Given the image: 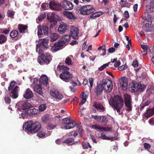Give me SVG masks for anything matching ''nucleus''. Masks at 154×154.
I'll return each mask as SVG.
<instances>
[{
    "mask_svg": "<svg viewBox=\"0 0 154 154\" xmlns=\"http://www.w3.org/2000/svg\"><path fill=\"white\" fill-rule=\"evenodd\" d=\"M93 106L97 110L99 109L100 110L101 112H104L105 110V108L101 103H97L96 102H95L94 103Z\"/></svg>",
    "mask_w": 154,
    "mask_h": 154,
    "instance_id": "25",
    "label": "nucleus"
},
{
    "mask_svg": "<svg viewBox=\"0 0 154 154\" xmlns=\"http://www.w3.org/2000/svg\"><path fill=\"white\" fill-rule=\"evenodd\" d=\"M71 36L69 35H63L61 38V40L65 44L69 42Z\"/></svg>",
    "mask_w": 154,
    "mask_h": 154,
    "instance_id": "32",
    "label": "nucleus"
},
{
    "mask_svg": "<svg viewBox=\"0 0 154 154\" xmlns=\"http://www.w3.org/2000/svg\"><path fill=\"white\" fill-rule=\"evenodd\" d=\"M7 40V37L3 34H0V44H2L6 42Z\"/></svg>",
    "mask_w": 154,
    "mask_h": 154,
    "instance_id": "35",
    "label": "nucleus"
},
{
    "mask_svg": "<svg viewBox=\"0 0 154 154\" xmlns=\"http://www.w3.org/2000/svg\"><path fill=\"white\" fill-rule=\"evenodd\" d=\"M146 88L145 85L141 84L140 83H137L135 81H133L130 85L129 88L132 92H135L137 91L140 92H143Z\"/></svg>",
    "mask_w": 154,
    "mask_h": 154,
    "instance_id": "7",
    "label": "nucleus"
},
{
    "mask_svg": "<svg viewBox=\"0 0 154 154\" xmlns=\"http://www.w3.org/2000/svg\"><path fill=\"white\" fill-rule=\"evenodd\" d=\"M119 82L123 90H125L127 89L128 85V81L126 77L124 76L119 79Z\"/></svg>",
    "mask_w": 154,
    "mask_h": 154,
    "instance_id": "18",
    "label": "nucleus"
},
{
    "mask_svg": "<svg viewBox=\"0 0 154 154\" xmlns=\"http://www.w3.org/2000/svg\"><path fill=\"white\" fill-rule=\"evenodd\" d=\"M80 96L82 97V99L86 100L88 97L87 95L84 92H83L80 95Z\"/></svg>",
    "mask_w": 154,
    "mask_h": 154,
    "instance_id": "53",
    "label": "nucleus"
},
{
    "mask_svg": "<svg viewBox=\"0 0 154 154\" xmlns=\"http://www.w3.org/2000/svg\"><path fill=\"white\" fill-rule=\"evenodd\" d=\"M15 84L16 82L14 81H13L10 83V85L8 88V90L9 91L13 89Z\"/></svg>",
    "mask_w": 154,
    "mask_h": 154,
    "instance_id": "49",
    "label": "nucleus"
},
{
    "mask_svg": "<svg viewBox=\"0 0 154 154\" xmlns=\"http://www.w3.org/2000/svg\"><path fill=\"white\" fill-rule=\"evenodd\" d=\"M124 103L122 97L118 95H115L113 98L110 100V101L109 102V104L118 113L120 112V110L124 105Z\"/></svg>",
    "mask_w": 154,
    "mask_h": 154,
    "instance_id": "3",
    "label": "nucleus"
},
{
    "mask_svg": "<svg viewBox=\"0 0 154 154\" xmlns=\"http://www.w3.org/2000/svg\"><path fill=\"white\" fill-rule=\"evenodd\" d=\"M149 10L151 12L154 11V2L151 1L150 2Z\"/></svg>",
    "mask_w": 154,
    "mask_h": 154,
    "instance_id": "46",
    "label": "nucleus"
},
{
    "mask_svg": "<svg viewBox=\"0 0 154 154\" xmlns=\"http://www.w3.org/2000/svg\"><path fill=\"white\" fill-rule=\"evenodd\" d=\"M14 14L15 12L13 11H8L7 13L8 17H11V18H14Z\"/></svg>",
    "mask_w": 154,
    "mask_h": 154,
    "instance_id": "50",
    "label": "nucleus"
},
{
    "mask_svg": "<svg viewBox=\"0 0 154 154\" xmlns=\"http://www.w3.org/2000/svg\"><path fill=\"white\" fill-rule=\"evenodd\" d=\"M110 63V62H109L107 63L103 64L102 66L98 68V70L100 71H102L106 67V66H108L109 64Z\"/></svg>",
    "mask_w": 154,
    "mask_h": 154,
    "instance_id": "47",
    "label": "nucleus"
},
{
    "mask_svg": "<svg viewBox=\"0 0 154 154\" xmlns=\"http://www.w3.org/2000/svg\"><path fill=\"white\" fill-rule=\"evenodd\" d=\"M18 88H19V86H16L12 89L10 96L12 98L15 99L18 97Z\"/></svg>",
    "mask_w": 154,
    "mask_h": 154,
    "instance_id": "23",
    "label": "nucleus"
},
{
    "mask_svg": "<svg viewBox=\"0 0 154 154\" xmlns=\"http://www.w3.org/2000/svg\"><path fill=\"white\" fill-rule=\"evenodd\" d=\"M61 64V63H60L57 66V70L61 72L59 75V77L63 81L68 82L72 78V75L68 71L69 69L68 67Z\"/></svg>",
    "mask_w": 154,
    "mask_h": 154,
    "instance_id": "2",
    "label": "nucleus"
},
{
    "mask_svg": "<svg viewBox=\"0 0 154 154\" xmlns=\"http://www.w3.org/2000/svg\"><path fill=\"white\" fill-rule=\"evenodd\" d=\"M120 4L122 8L128 7L129 6V3L126 0H123L122 2L121 1Z\"/></svg>",
    "mask_w": 154,
    "mask_h": 154,
    "instance_id": "37",
    "label": "nucleus"
},
{
    "mask_svg": "<svg viewBox=\"0 0 154 154\" xmlns=\"http://www.w3.org/2000/svg\"><path fill=\"white\" fill-rule=\"evenodd\" d=\"M141 48L143 50H147L148 49V47L146 45H141Z\"/></svg>",
    "mask_w": 154,
    "mask_h": 154,
    "instance_id": "64",
    "label": "nucleus"
},
{
    "mask_svg": "<svg viewBox=\"0 0 154 154\" xmlns=\"http://www.w3.org/2000/svg\"><path fill=\"white\" fill-rule=\"evenodd\" d=\"M124 14L125 17L126 19H128L129 17V14L127 11H125Z\"/></svg>",
    "mask_w": 154,
    "mask_h": 154,
    "instance_id": "58",
    "label": "nucleus"
},
{
    "mask_svg": "<svg viewBox=\"0 0 154 154\" xmlns=\"http://www.w3.org/2000/svg\"><path fill=\"white\" fill-rule=\"evenodd\" d=\"M65 16L69 19H75L74 16L73 14L71 12L69 11H66L64 12Z\"/></svg>",
    "mask_w": 154,
    "mask_h": 154,
    "instance_id": "34",
    "label": "nucleus"
},
{
    "mask_svg": "<svg viewBox=\"0 0 154 154\" xmlns=\"http://www.w3.org/2000/svg\"><path fill=\"white\" fill-rule=\"evenodd\" d=\"M18 33L17 30H12L10 33V36L12 38H15L17 36Z\"/></svg>",
    "mask_w": 154,
    "mask_h": 154,
    "instance_id": "36",
    "label": "nucleus"
},
{
    "mask_svg": "<svg viewBox=\"0 0 154 154\" xmlns=\"http://www.w3.org/2000/svg\"><path fill=\"white\" fill-rule=\"evenodd\" d=\"M106 117L105 116H99V119L98 122H103L106 121Z\"/></svg>",
    "mask_w": 154,
    "mask_h": 154,
    "instance_id": "45",
    "label": "nucleus"
},
{
    "mask_svg": "<svg viewBox=\"0 0 154 154\" xmlns=\"http://www.w3.org/2000/svg\"><path fill=\"white\" fill-rule=\"evenodd\" d=\"M56 127V125H53L52 124L49 123L46 126V128L49 130H51L55 128Z\"/></svg>",
    "mask_w": 154,
    "mask_h": 154,
    "instance_id": "48",
    "label": "nucleus"
},
{
    "mask_svg": "<svg viewBox=\"0 0 154 154\" xmlns=\"http://www.w3.org/2000/svg\"><path fill=\"white\" fill-rule=\"evenodd\" d=\"M121 62L120 60H117L114 64V66L116 67H118L120 65Z\"/></svg>",
    "mask_w": 154,
    "mask_h": 154,
    "instance_id": "57",
    "label": "nucleus"
},
{
    "mask_svg": "<svg viewBox=\"0 0 154 154\" xmlns=\"http://www.w3.org/2000/svg\"><path fill=\"white\" fill-rule=\"evenodd\" d=\"M34 90L35 92L39 94L40 95L43 96V93L42 91V88L40 85H36L34 86Z\"/></svg>",
    "mask_w": 154,
    "mask_h": 154,
    "instance_id": "29",
    "label": "nucleus"
},
{
    "mask_svg": "<svg viewBox=\"0 0 154 154\" xmlns=\"http://www.w3.org/2000/svg\"><path fill=\"white\" fill-rule=\"evenodd\" d=\"M49 116L48 114L44 115L42 118V121L44 123L47 122L49 120Z\"/></svg>",
    "mask_w": 154,
    "mask_h": 154,
    "instance_id": "42",
    "label": "nucleus"
},
{
    "mask_svg": "<svg viewBox=\"0 0 154 154\" xmlns=\"http://www.w3.org/2000/svg\"><path fill=\"white\" fill-rule=\"evenodd\" d=\"M115 49L113 47L110 48H109L108 50V51L109 53H112L115 51Z\"/></svg>",
    "mask_w": 154,
    "mask_h": 154,
    "instance_id": "59",
    "label": "nucleus"
},
{
    "mask_svg": "<svg viewBox=\"0 0 154 154\" xmlns=\"http://www.w3.org/2000/svg\"><path fill=\"white\" fill-rule=\"evenodd\" d=\"M51 95L58 101L60 100L63 98V95L57 90L52 91L50 92Z\"/></svg>",
    "mask_w": 154,
    "mask_h": 154,
    "instance_id": "17",
    "label": "nucleus"
},
{
    "mask_svg": "<svg viewBox=\"0 0 154 154\" xmlns=\"http://www.w3.org/2000/svg\"><path fill=\"white\" fill-rule=\"evenodd\" d=\"M154 114V106L152 109H148L146 110V113H145L144 115L145 117L148 118L151 117Z\"/></svg>",
    "mask_w": 154,
    "mask_h": 154,
    "instance_id": "27",
    "label": "nucleus"
},
{
    "mask_svg": "<svg viewBox=\"0 0 154 154\" xmlns=\"http://www.w3.org/2000/svg\"><path fill=\"white\" fill-rule=\"evenodd\" d=\"M63 143L68 144L72 143V144L75 143L74 139L72 138H69L65 140Z\"/></svg>",
    "mask_w": 154,
    "mask_h": 154,
    "instance_id": "40",
    "label": "nucleus"
},
{
    "mask_svg": "<svg viewBox=\"0 0 154 154\" xmlns=\"http://www.w3.org/2000/svg\"><path fill=\"white\" fill-rule=\"evenodd\" d=\"M149 50L151 53H154V45L152 47H150L149 48Z\"/></svg>",
    "mask_w": 154,
    "mask_h": 154,
    "instance_id": "63",
    "label": "nucleus"
},
{
    "mask_svg": "<svg viewBox=\"0 0 154 154\" xmlns=\"http://www.w3.org/2000/svg\"><path fill=\"white\" fill-rule=\"evenodd\" d=\"M50 8L54 10L59 11L62 10V4L59 3H56L52 1L50 2L49 4Z\"/></svg>",
    "mask_w": 154,
    "mask_h": 154,
    "instance_id": "16",
    "label": "nucleus"
},
{
    "mask_svg": "<svg viewBox=\"0 0 154 154\" xmlns=\"http://www.w3.org/2000/svg\"><path fill=\"white\" fill-rule=\"evenodd\" d=\"M46 14L45 12H43L40 14L38 17V19L39 21L44 19L46 17Z\"/></svg>",
    "mask_w": 154,
    "mask_h": 154,
    "instance_id": "39",
    "label": "nucleus"
},
{
    "mask_svg": "<svg viewBox=\"0 0 154 154\" xmlns=\"http://www.w3.org/2000/svg\"><path fill=\"white\" fill-rule=\"evenodd\" d=\"M50 45L49 40L45 39H41L38 41V43L36 45V51H38V48H42L44 50H46L49 48Z\"/></svg>",
    "mask_w": 154,
    "mask_h": 154,
    "instance_id": "10",
    "label": "nucleus"
},
{
    "mask_svg": "<svg viewBox=\"0 0 154 154\" xmlns=\"http://www.w3.org/2000/svg\"><path fill=\"white\" fill-rule=\"evenodd\" d=\"M132 66L135 67H137L138 66V62L137 60H135L133 61Z\"/></svg>",
    "mask_w": 154,
    "mask_h": 154,
    "instance_id": "54",
    "label": "nucleus"
},
{
    "mask_svg": "<svg viewBox=\"0 0 154 154\" xmlns=\"http://www.w3.org/2000/svg\"><path fill=\"white\" fill-rule=\"evenodd\" d=\"M68 26L64 23H61L58 28V32L60 34H63L67 30Z\"/></svg>",
    "mask_w": 154,
    "mask_h": 154,
    "instance_id": "20",
    "label": "nucleus"
},
{
    "mask_svg": "<svg viewBox=\"0 0 154 154\" xmlns=\"http://www.w3.org/2000/svg\"><path fill=\"white\" fill-rule=\"evenodd\" d=\"M23 96L26 99H29L32 97L33 94L32 91L29 88H28L25 91Z\"/></svg>",
    "mask_w": 154,
    "mask_h": 154,
    "instance_id": "24",
    "label": "nucleus"
},
{
    "mask_svg": "<svg viewBox=\"0 0 154 154\" xmlns=\"http://www.w3.org/2000/svg\"><path fill=\"white\" fill-rule=\"evenodd\" d=\"M46 131L44 129H41L39 132L37 134V135L38 137L41 138L45 137Z\"/></svg>",
    "mask_w": 154,
    "mask_h": 154,
    "instance_id": "33",
    "label": "nucleus"
},
{
    "mask_svg": "<svg viewBox=\"0 0 154 154\" xmlns=\"http://www.w3.org/2000/svg\"><path fill=\"white\" fill-rule=\"evenodd\" d=\"M17 109L19 110H28L31 106L32 105L26 101H21L17 103Z\"/></svg>",
    "mask_w": 154,
    "mask_h": 154,
    "instance_id": "13",
    "label": "nucleus"
},
{
    "mask_svg": "<svg viewBox=\"0 0 154 154\" xmlns=\"http://www.w3.org/2000/svg\"><path fill=\"white\" fill-rule=\"evenodd\" d=\"M113 87V83L112 84H110L109 85H107L103 89L105 92L106 93H109L111 92Z\"/></svg>",
    "mask_w": 154,
    "mask_h": 154,
    "instance_id": "31",
    "label": "nucleus"
},
{
    "mask_svg": "<svg viewBox=\"0 0 154 154\" xmlns=\"http://www.w3.org/2000/svg\"><path fill=\"white\" fill-rule=\"evenodd\" d=\"M46 107L47 106L45 104H40L38 107V110L39 112H42L46 109Z\"/></svg>",
    "mask_w": 154,
    "mask_h": 154,
    "instance_id": "43",
    "label": "nucleus"
},
{
    "mask_svg": "<svg viewBox=\"0 0 154 154\" xmlns=\"http://www.w3.org/2000/svg\"><path fill=\"white\" fill-rule=\"evenodd\" d=\"M92 128L96 130H98V131H100V132L98 133V136L100 138L103 140H110L111 141H113L114 139H116V137H107L103 132H101L103 131H111L112 130L111 128L101 127L99 125H92Z\"/></svg>",
    "mask_w": 154,
    "mask_h": 154,
    "instance_id": "4",
    "label": "nucleus"
},
{
    "mask_svg": "<svg viewBox=\"0 0 154 154\" xmlns=\"http://www.w3.org/2000/svg\"><path fill=\"white\" fill-rule=\"evenodd\" d=\"M62 8L66 10H70L73 8V5L71 2L64 0L61 2Z\"/></svg>",
    "mask_w": 154,
    "mask_h": 154,
    "instance_id": "15",
    "label": "nucleus"
},
{
    "mask_svg": "<svg viewBox=\"0 0 154 154\" xmlns=\"http://www.w3.org/2000/svg\"><path fill=\"white\" fill-rule=\"evenodd\" d=\"M125 104L126 108L125 110L128 111H131L132 109V101L131 95L125 94L124 95Z\"/></svg>",
    "mask_w": 154,
    "mask_h": 154,
    "instance_id": "9",
    "label": "nucleus"
},
{
    "mask_svg": "<svg viewBox=\"0 0 154 154\" xmlns=\"http://www.w3.org/2000/svg\"><path fill=\"white\" fill-rule=\"evenodd\" d=\"M112 82L111 80L108 79H103L100 82V84L97 85L96 88L95 93L97 96H99L102 93L103 89L108 85L112 84Z\"/></svg>",
    "mask_w": 154,
    "mask_h": 154,
    "instance_id": "6",
    "label": "nucleus"
},
{
    "mask_svg": "<svg viewBox=\"0 0 154 154\" xmlns=\"http://www.w3.org/2000/svg\"><path fill=\"white\" fill-rule=\"evenodd\" d=\"M28 27L27 25L19 24L18 26V29L20 33H27L28 32Z\"/></svg>",
    "mask_w": 154,
    "mask_h": 154,
    "instance_id": "21",
    "label": "nucleus"
},
{
    "mask_svg": "<svg viewBox=\"0 0 154 154\" xmlns=\"http://www.w3.org/2000/svg\"><path fill=\"white\" fill-rule=\"evenodd\" d=\"M101 14L99 12H95L93 13L90 16V18L92 19H94L95 18L100 17Z\"/></svg>",
    "mask_w": 154,
    "mask_h": 154,
    "instance_id": "41",
    "label": "nucleus"
},
{
    "mask_svg": "<svg viewBox=\"0 0 154 154\" xmlns=\"http://www.w3.org/2000/svg\"><path fill=\"white\" fill-rule=\"evenodd\" d=\"M59 35L57 33H53L50 36V40L51 42H54L57 40L59 38Z\"/></svg>",
    "mask_w": 154,
    "mask_h": 154,
    "instance_id": "30",
    "label": "nucleus"
},
{
    "mask_svg": "<svg viewBox=\"0 0 154 154\" xmlns=\"http://www.w3.org/2000/svg\"><path fill=\"white\" fill-rule=\"evenodd\" d=\"M65 62L66 64L68 65H71L72 64V61L69 57H67L65 59Z\"/></svg>",
    "mask_w": 154,
    "mask_h": 154,
    "instance_id": "44",
    "label": "nucleus"
},
{
    "mask_svg": "<svg viewBox=\"0 0 154 154\" xmlns=\"http://www.w3.org/2000/svg\"><path fill=\"white\" fill-rule=\"evenodd\" d=\"M65 45L60 40L57 42H56L54 45L51 47V50L53 52H55L57 51L62 49L63 46Z\"/></svg>",
    "mask_w": 154,
    "mask_h": 154,
    "instance_id": "14",
    "label": "nucleus"
},
{
    "mask_svg": "<svg viewBox=\"0 0 154 154\" xmlns=\"http://www.w3.org/2000/svg\"><path fill=\"white\" fill-rule=\"evenodd\" d=\"M51 26H50V27L49 28L48 26H42L41 25H39L38 27V35L39 36L41 35H48V33L50 32L51 29Z\"/></svg>",
    "mask_w": 154,
    "mask_h": 154,
    "instance_id": "12",
    "label": "nucleus"
},
{
    "mask_svg": "<svg viewBox=\"0 0 154 154\" xmlns=\"http://www.w3.org/2000/svg\"><path fill=\"white\" fill-rule=\"evenodd\" d=\"M39 80L41 84L44 86L46 87L48 84V78L45 75H43L41 76Z\"/></svg>",
    "mask_w": 154,
    "mask_h": 154,
    "instance_id": "22",
    "label": "nucleus"
},
{
    "mask_svg": "<svg viewBox=\"0 0 154 154\" xmlns=\"http://www.w3.org/2000/svg\"><path fill=\"white\" fill-rule=\"evenodd\" d=\"M89 80L90 84V87L91 88H92L93 86L94 82V78H89Z\"/></svg>",
    "mask_w": 154,
    "mask_h": 154,
    "instance_id": "56",
    "label": "nucleus"
},
{
    "mask_svg": "<svg viewBox=\"0 0 154 154\" xmlns=\"http://www.w3.org/2000/svg\"><path fill=\"white\" fill-rule=\"evenodd\" d=\"M55 14L52 13L51 14H48L47 15V19L50 22H53V23L55 25L57 23L55 20Z\"/></svg>",
    "mask_w": 154,
    "mask_h": 154,
    "instance_id": "28",
    "label": "nucleus"
},
{
    "mask_svg": "<svg viewBox=\"0 0 154 154\" xmlns=\"http://www.w3.org/2000/svg\"><path fill=\"white\" fill-rule=\"evenodd\" d=\"M91 138L92 139V140L93 142L94 143H97V142L96 140V139L95 137L93 135H91Z\"/></svg>",
    "mask_w": 154,
    "mask_h": 154,
    "instance_id": "62",
    "label": "nucleus"
},
{
    "mask_svg": "<svg viewBox=\"0 0 154 154\" xmlns=\"http://www.w3.org/2000/svg\"><path fill=\"white\" fill-rule=\"evenodd\" d=\"M9 29L10 28H9L8 29H4V31H3V33L6 35L8 34L10 31Z\"/></svg>",
    "mask_w": 154,
    "mask_h": 154,
    "instance_id": "60",
    "label": "nucleus"
},
{
    "mask_svg": "<svg viewBox=\"0 0 154 154\" xmlns=\"http://www.w3.org/2000/svg\"><path fill=\"white\" fill-rule=\"evenodd\" d=\"M23 128L28 134H33L37 132L41 129V126L38 122L33 123L32 121H29L23 124Z\"/></svg>",
    "mask_w": 154,
    "mask_h": 154,
    "instance_id": "1",
    "label": "nucleus"
},
{
    "mask_svg": "<svg viewBox=\"0 0 154 154\" xmlns=\"http://www.w3.org/2000/svg\"><path fill=\"white\" fill-rule=\"evenodd\" d=\"M144 148L148 150L150 148V145L148 143H144L143 144Z\"/></svg>",
    "mask_w": 154,
    "mask_h": 154,
    "instance_id": "55",
    "label": "nucleus"
},
{
    "mask_svg": "<svg viewBox=\"0 0 154 154\" xmlns=\"http://www.w3.org/2000/svg\"><path fill=\"white\" fill-rule=\"evenodd\" d=\"M64 126L66 129H70L74 127L77 128V130L79 131L80 135H82V129L80 124L76 123L71 118H66L63 119Z\"/></svg>",
    "mask_w": 154,
    "mask_h": 154,
    "instance_id": "5",
    "label": "nucleus"
},
{
    "mask_svg": "<svg viewBox=\"0 0 154 154\" xmlns=\"http://www.w3.org/2000/svg\"><path fill=\"white\" fill-rule=\"evenodd\" d=\"M51 59V55L49 53L42 54L41 56L38 57V62L40 64L43 65L45 63L49 64Z\"/></svg>",
    "mask_w": 154,
    "mask_h": 154,
    "instance_id": "8",
    "label": "nucleus"
},
{
    "mask_svg": "<svg viewBox=\"0 0 154 154\" xmlns=\"http://www.w3.org/2000/svg\"><path fill=\"white\" fill-rule=\"evenodd\" d=\"M80 11L81 14L83 15H86L93 13L95 11V9L91 5H86L81 7Z\"/></svg>",
    "mask_w": 154,
    "mask_h": 154,
    "instance_id": "11",
    "label": "nucleus"
},
{
    "mask_svg": "<svg viewBox=\"0 0 154 154\" xmlns=\"http://www.w3.org/2000/svg\"><path fill=\"white\" fill-rule=\"evenodd\" d=\"M91 117L94 118L95 120H96L98 122V120L99 119V116L92 115Z\"/></svg>",
    "mask_w": 154,
    "mask_h": 154,
    "instance_id": "61",
    "label": "nucleus"
},
{
    "mask_svg": "<svg viewBox=\"0 0 154 154\" xmlns=\"http://www.w3.org/2000/svg\"><path fill=\"white\" fill-rule=\"evenodd\" d=\"M26 112L29 115H35L39 112L38 110L35 108H29L26 110Z\"/></svg>",
    "mask_w": 154,
    "mask_h": 154,
    "instance_id": "26",
    "label": "nucleus"
},
{
    "mask_svg": "<svg viewBox=\"0 0 154 154\" xmlns=\"http://www.w3.org/2000/svg\"><path fill=\"white\" fill-rule=\"evenodd\" d=\"M4 100L5 103L7 104H9L11 102V99L8 97H4Z\"/></svg>",
    "mask_w": 154,
    "mask_h": 154,
    "instance_id": "51",
    "label": "nucleus"
},
{
    "mask_svg": "<svg viewBox=\"0 0 154 154\" xmlns=\"http://www.w3.org/2000/svg\"><path fill=\"white\" fill-rule=\"evenodd\" d=\"M128 68V66L125 64V65H123L120 66L119 67L118 69L121 71H122L123 70L125 69Z\"/></svg>",
    "mask_w": 154,
    "mask_h": 154,
    "instance_id": "52",
    "label": "nucleus"
},
{
    "mask_svg": "<svg viewBox=\"0 0 154 154\" xmlns=\"http://www.w3.org/2000/svg\"><path fill=\"white\" fill-rule=\"evenodd\" d=\"M151 16H150L148 14V13H145L144 14V16L143 18L145 20L147 21L148 22H150L151 21Z\"/></svg>",
    "mask_w": 154,
    "mask_h": 154,
    "instance_id": "38",
    "label": "nucleus"
},
{
    "mask_svg": "<svg viewBox=\"0 0 154 154\" xmlns=\"http://www.w3.org/2000/svg\"><path fill=\"white\" fill-rule=\"evenodd\" d=\"M70 32L71 35L74 39L78 38V34L79 33V29L77 27L71 26L70 27Z\"/></svg>",
    "mask_w": 154,
    "mask_h": 154,
    "instance_id": "19",
    "label": "nucleus"
}]
</instances>
